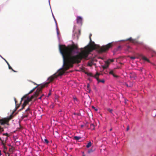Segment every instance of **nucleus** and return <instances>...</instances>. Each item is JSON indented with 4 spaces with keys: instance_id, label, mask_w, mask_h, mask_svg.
I'll list each match as a JSON object with an SVG mask.
<instances>
[{
    "instance_id": "f257e3e1",
    "label": "nucleus",
    "mask_w": 156,
    "mask_h": 156,
    "mask_svg": "<svg viewBox=\"0 0 156 156\" xmlns=\"http://www.w3.org/2000/svg\"><path fill=\"white\" fill-rule=\"evenodd\" d=\"M75 49H59L63 60L64 70H61L58 71L57 74H55L50 76L48 79V82L44 84L45 86L50 82L52 81L55 78L58 76L62 75L65 71L73 66V64L80 63L82 59H86L89 54L94 49H81V51L75 55Z\"/></svg>"
},
{
    "instance_id": "f03ea898",
    "label": "nucleus",
    "mask_w": 156,
    "mask_h": 156,
    "mask_svg": "<svg viewBox=\"0 0 156 156\" xmlns=\"http://www.w3.org/2000/svg\"><path fill=\"white\" fill-rule=\"evenodd\" d=\"M92 36V34H90L89 35L90 42L89 44L85 47L80 49H97V48L100 47L99 45L96 44L94 42L92 41L91 38ZM72 42V44L69 45L67 47L65 45L59 44V49H78V44H75L73 41Z\"/></svg>"
},
{
    "instance_id": "7ed1b4c3",
    "label": "nucleus",
    "mask_w": 156,
    "mask_h": 156,
    "mask_svg": "<svg viewBox=\"0 0 156 156\" xmlns=\"http://www.w3.org/2000/svg\"><path fill=\"white\" fill-rule=\"evenodd\" d=\"M45 87V85H43L38 87L33 95H32L30 98H27V100L24 101V103L22 105V108L20 109V110L21 111L23 109L25 106L28 104L29 102L31 101L34 98H37L39 94L41 92L42 89Z\"/></svg>"
},
{
    "instance_id": "20e7f679",
    "label": "nucleus",
    "mask_w": 156,
    "mask_h": 156,
    "mask_svg": "<svg viewBox=\"0 0 156 156\" xmlns=\"http://www.w3.org/2000/svg\"><path fill=\"white\" fill-rule=\"evenodd\" d=\"M116 43L112 42L110 43L105 45L102 46L101 47L100 46V48H97V49H109L112 48L113 46L115 45Z\"/></svg>"
},
{
    "instance_id": "39448f33",
    "label": "nucleus",
    "mask_w": 156,
    "mask_h": 156,
    "mask_svg": "<svg viewBox=\"0 0 156 156\" xmlns=\"http://www.w3.org/2000/svg\"><path fill=\"white\" fill-rule=\"evenodd\" d=\"M9 119L6 118H2L0 119V124L1 125H4L5 124L9 125Z\"/></svg>"
},
{
    "instance_id": "423d86ee",
    "label": "nucleus",
    "mask_w": 156,
    "mask_h": 156,
    "mask_svg": "<svg viewBox=\"0 0 156 156\" xmlns=\"http://www.w3.org/2000/svg\"><path fill=\"white\" fill-rule=\"evenodd\" d=\"M129 41L134 44H136L138 43V41L136 39H133L131 37H130L125 40H121V41Z\"/></svg>"
},
{
    "instance_id": "0eeeda50",
    "label": "nucleus",
    "mask_w": 156,
    "mask_h": 156,
    "mask_svg": "<svg viewBox=\"0 0 156 156\" xmlns=\"http://www.w3.org/2000/svg\"><path fill=\"white\" fill-rule=\"evenodd\" d=\"M82 20V18L81 17L78 16L76 19L77 23L82 26L83 24Z\"/></svg>"
},
{
    "instance_id": "6e6552de",
    "label": "nucleus",
    "mask_w": 156,
    "mask_h": 156,
    "mask_svg": "<svg viewBox=\"0 0 156 156\" xmlns=\"http://www.w3.org/2000/svg\"><path fill=\"white\" fill-rule=\"evenodd\" d=\"M100 74L97 73L96 74L94 75V77H95L97 80V81H98V83H99L100 82H101L103 83H104L105 82V80L104 79H102L101 80L99 79V78L97 77V76H98Z\"/></svg>"
},
{
    "instance_id": "1a4fd4ad",
    "label": "nucleus",
    "mask_w": 156,
    "mask_h": 156,
    "mask_svg": "<svg viewBox=\"0 0 156 156\" xmlns=\"http://www.w3.org/2000/svg\"><path fill=\"white\" fill-rule=\"evenodd\" d=\"M140 56L144 60H145V61H147L148 62H150V61L146 57H145L144 56L142 55H140Z\"/></svg>"
},
{
    "instance_id": "9d476101",
    "label": "nucleus",
    "mask_w": 156,
    "mask_h": 156,
    "mask_svg": "<svg viewBox=\"0 0 156 156\" xmlns=\"http://www.w3.org/2000/svg\"><path fill=\"white\" fill-rule=\"evenodd\" d=\"M114 61V59H109L105 62V63L109 64L111 62H113Z\"/></svg>"
},
{
    "instance_id": "9b49d317",
    "label": "nucleus",
    "mask_w": 156,
    "mask_h": 156,
    "mask_svg": "<svg viewBox=\"0 0 156 156\" xmlns=\"http://www.w3.org/2000/svg\"><path fill=\"white\" fill-rule=\"evenodd\" d=\"M126 85L127 87H131L132 86L133 84L130 82H129L127 83H126Z\"/></svg>"
},
{
    "instance_id": "f8f14e48",
    "label": "nucleus",
    "mask_w": 156,
    "mask_h": 156,
    "mask_svg": "<svg viewBox=\"0 0 156 156\" xmlns=\"http://www.w3.org/2000/svg\"><path fill=\"white\" fill-rule=\"evenodd\" d=\"M14 99L15 101L16 105V106H17L16 109H17L19 107L21 103H20V104H17V101H16V98H14Z\"/></svg>"
},
{
    "instance_id": "ddd939ff",
    "label": "nucleus",
    "mask_w": 156,
    "mask_h": 156,
    "mask_svg": "<svg viewBox=\"0 0 156 156\" xmlns=\"http://www.w3.org/2000/svg\"><path fill=\"white\" fill-rule=\"evenodd\" d=\"M7 141L6 140H2L1 141V144L3 146L5 145Z\"/></svg>"
},
{
    "instance_id": "4468645a",
    "label": "nucleus",
    "mask_w": 156,
    "mask_h": 156,
    "mask_svg": "<svg viewBox=\"0 0 156 156\" xmlns=\"http://www.w3.org/2000/svg\"><path fill=\"white\" fill-rule=\"evenodd\" d=\"M98 51L100 53L106 51L108 49H97Z\"/></svg>"
},
{
    "instance_id": "2eb2a0df",
    "label": "nucleus",
    "mask_w": 156,
    "mask_h": 156,
    "mask_svg": "<svg viewBox=\"0 0 156 156\" xmlns=\"http://www.w3.org/2000/svg\"><path fill=\"white\" fill-rule=\"evenodd\" d=\"M14 149L15 148L12 146H11V147L9 148V151L10 152H11V153H12L13 152V151L14 150Z\"/></svg>"
},
{
    "instance_id": "dca6fc26",
    "label": "nucleus",
    "mask_w": 156,
    "mask_h": 156,
    "mask_svg": "<svg viewBox=\"0 0 156 156\" xmlns=\"http://www.w3.org/2000/svg\"><path fill=\"white\" fill-rule=\"evenodd\" d=\"M3 152L5 154H6V151L7 150V148L6 147L5 145L3 146Z\"/></svg>"
},
{
    "instance_id": "f3484780",
    "label": "nucleus",
    "mask_w": 156,
    "mask_h": 156,
    "mask_svg": "<svg viewBox=\"0 0 156 156\" xmlns=\"http://www.w3.org/2000/svg\"><path fill=\"white\" fill-rule=\"evenodd\" d=\"M109 64H108L105 63V65L102 66V67L104 69H107L108 66Z\"/></svg>"
},
{
    "instance_id": "a211bd4d",
    "label": "nucleus",
    "mask_w": 156,
    "mask_h": 156,
    "mask_svg": "<svg viewBox=\"0 0 156 156\" xmlns=\"http://www.w3.org/2000/svg\"><path fill=\"white\" fill-rule=\"evenodd\" d=\"M81 138V137L80 136H75L74 137V139L76 140H78Z\"/></svg>"
},
{
    "instance_id": "6ab92c4d",
    "label": "nucleus",
    "mask_w": 156,
    "mask_h": 156,
    "mask_svg": "<svg viewBox=\"0 0 156 156\" xmlns=\"http://www.w3.org/2000/svg\"><path fill=\"white\" fill-rule=\"evenodd\" d=\"M38 86H36V87H35L33 88L32 90H31L30 92L28 93V94H30L32 92H33L35 90V89H36V88Z\"/></svg>"
},
{
    "instance_id": "aec40b11",
    "label": "nucleus",
    "mask_w": 156,
    "mask_h": 156,
    "mask_svg": "<svg viewBox=\"0 0 156 156\" xmlns=\"http://www.w3.org/2000/svg\"><path fill=\"white\" fill-rule=\"evenodd\" d=\"M92 145V143L91 142H89L87 144V145L86 146V147L87 148H89L90 146H91Z\"/></svg>"
},
{
    "instance_id": "412c9836",
    "label": "nucleus",
    "mask_w": 156,
    "mask_h": 156,
    "mask_svg": "<svg viewBox=\"0 0 156 156\" xmlns=\"http://www.w3.org/2000/svg\"><path fill=\"white\" fill-rule=\"evenodd\" d=\"M88 65L90 66H91L93 65V63L92 62H88Z\"/></svg>"
},
{
    "instance_id": "4be33fe9",
    "label": "nucleus",
    "mask_w": 156,
    "mask_h": 156,
    "mask_svg": "<svg viewBox=\"0 0 156 156\" xmlns=\"http://www.w3.org/2000/svg\"><path fill=\"white\" fill-rule=\"evenodd\" d=\"M118 51V49H114V50L113 51V55H115L116 54V52H117Z\"/></svg>"
},
{
    "instance_id": "5701e85b",
    "label": "nucleus",
    "mask_w": 156,
    "mask_h": 156,
    "mask_svg": "<svg viewBox=\"0 0 156 156\" xmlns=\"http://www.w3.org/2000/svg\"><path fill=\"white\" fill-rule=\"evenodd\" d=\"M87 75L90 76L94 77V76L93 74L91 73H87Z\"/></svg>"
},
{
    "instance_id": "b1692460",
    "label": "nucleus",
    "mask_w": 156,
    "mask_h": 156,
    "mask_svg": "<svg viewBox=\"0 0 156 156\" xmlns=\"http://www.w3.org/2000/svg\"><path fill=\"white\" fill-rule=\"evenodd\" d=\"M2 135L3 136H7V137H9V134L7 133H3Z\"/></svg>"
},
{
    "instance_id": "393cba45",
    "label": "nucleus",
    "mask_w": 156,
    "mask_h": 156,
    "mask_svg": "<svg viewBox=\"0 0 156 156\" xmlns=\"http://www.w3.org/2000/svg\"><path fill=\"white\" fill-rule=\"evenodd\" d=\"M26 98V96H24L22 98H21V100L20 101V103H21L22 101L23 100V99L24 98Z\"/></svg>"
},
{
    "instance_id": "a878e982",
    "label": "nucleus",
    "mask_w": 156,
    "mask_h": 156,
    "mask_svg": "<svg viewBox=\"0 0 156 156\" xmlns=\"http://www.w3.org/2000/svg\"><path fill=\"white\" fill-rule=\"evenodd\" d=\"M91 128H92L93 129H94V124H92L91 125Z\"/></svg>"
},
{
    "instance_id": "bb28decb",
    "label": "nucleus",
    "mask_w": 156,
    "mask_h": 156,
    "mask_svg": "<svg viewBox=\"0 0 156 156\" xmlns=\"http://www.w3.org/2000/svg\"><path fill=\"white\" fill-rule=\"evenodd\" d=\"M44 142L46 143V144H48V143L49 142L48 140L46 139H44Z\"/></svg>"
},
{
    "instance_id": "cd10ccee",
    "label": "nucleus",
    "mask_w": 156,
    "mask_h": 156,
    "mask_svg": "<svg viewBox=\"0 0 156 156\" xmlns=\"http://www.w3.org/2000/svg\"><path fill=\"white\" fill-rule=\"evenodd\" d=\"M92 108L93 109H94L96 111H98V109L96 108H95L93 106H92Z\"/></svg>"
},
{
    "instance_id": "c85d7f7f",
    "label": "nucleus",
    "mask_w": 156,
    "mask_h": 156,
    "mask_svg": "<svg viewBox=\"0 0 156 156\" xmlns=\"http://www.w3.org/2000/svg\"><path fill=\"white\" fill-rule=\"evenodd\" d=\"M107 110L109 111V112H110L112 113V111H113L112 109H111L110 108H108Z\"/></svg>"
},
{
    "instance_id": "c756f323",
    "label": "nucleus",
    "mask_w": 156,
    "mask_h": 156,
    "mask_svg": "<svg viewBox=\"0 0 156 156\" xmlns=\"http://www.w3.org/2000/svg\"><path fill=\"white\" fill-rule=\"evenodd\" d=\"M8 66V67H9V69H12V67L10 66V65L9 63L8 64H7Z\"/></svg>"
},
{
    "instance_id": "7c9ffc66",
    "label": "nucleus",
    "mask_w": 156,
    "mask_h": 156,
    "mask_svg": "<svg viewBox=\"0 0 156 156\" xmlns=\"http://www.w3.org/2000/svg\"><path fill=\"white\" fill-rule=\"evenodd\" d=\"M109 73L110 74H112H112H113V71L112 70H111L109 72Z\"/></svg>"
},
{
    "instance_id": "2f4dec72",
    "label": "nucleus",
    "mask_w": 156,
    "mask_h": 156,
    "mask_svg": "<svg viewBox=\"0 0 156 156\" xmlns=\"http://www.w3.org/2000/svg\"><path fill=\"white\" fill-rule=\"evenodd\" d=\"M4 131V129L2 127L1 129L0 130V133H2V132H3Z\"/></svg>"
},
{
    "instance_id": "473e14b6",
    "label": "nucleus",
    "mask_w": 156,
    "mask_h": 156,
    "mask_svg": "<svg viewBox=\"0 0 156 156\" xmlns=\"http://www.w3.org/2000/svg\"><path fill=\"white\" fill-rule=\"evenodd\" d=\"M130 58L131 59H134L135 58V57H134V56H132V57H130Z\"/></svg>"
},
{
    "instance_id": "72a5a7b5",
    "label": "nucleus",
    "mask_w": 156,
    "mask_h": 156,
    "mask_svg": "<svg viewBox=\"0 0 156 156\" xmlns=\"http://www.w3.org/2000/svg\"><path fill=\"white\" fill-rule=\"evenodd\" d=\"M73 99L75 101H76L77 102V100L76 97L73 98Z\"/></svg>"
},
{
    "instance_id": "f704fd0d",
    "label": "nucleus",
    "mask_w": 156,
    "mask_h": 156,
    "mask_svg": "<svg viewBox=\"0 0 156 156\" xmlns=\"http://www.w3.org/2000/svg\"><path fill=\"white\" fill-rule=\"evenodd\" d=\"M24 118H26L28 116V115L27 114L24 115L23 116Z\"/></svg>"
},
{
    "instance_id": "c9c22d12",
    "label": "nucleus",
    "mask_w": 156,
    "mask_h": 156,
    "mask_svg": "<svg viewBox=\"0 0 156 156\" xmlns=\"http://www.w3.org/2000/svg\"><path fill=\"white\" fill-rule=\"evenodd\" d=\"M78 32H79V36H80L81 34V30H78Z\"/></svg>"
},
{
    "instance_id": "e433bc0d",
    "label": "nucleus",
    "mask_w": 156,
    "mask_h": 156,
    "mask_svg": "<svg viewBox=\"0 0 156 156\" xmlns=\"http://www.w3.org/2000/svg\"><path fill=\"white\" fill-rule=\"evenodd\" d=\"M30 110V108H28L26 110L25 112H27Z\"/></svg>"
},
{
    "instance_id": "4c0bfd02",
    "label": "nucleus",
    "mask_w": 156,
    "mask_h": 156,
    "mask_svg": "<svg viewBox=\"0 0 156 156\" xmlns=\"http://www.w3.org/2000/svg\"><path fill=\"white\" fill-rule=\"evenodd\" d=\"M113 76L115 77H118V76L117 75H115L113 73V74L112 75Z\"/></svg>"
},
{
    "instance_id": "58836bf2",
    "label": "nucleus",
    "mask_w": 156,
    "mask_h": 156,
    "mask_svg": "<svg viewBox=\"0 0 156 156\" xmlns=\"http://www.w3.org/2000/svg\"><path fill=\"white\" fill-rule=\"evenodd\" d=\"M92 152V151L91 150H90L88 151V153H90Z\"/></svg>"
},
{
    "instance_id": "ea45409f",
    "label": "nucleus",
    "mask_w": 156,
    "mask_h": 156,
    "mask_svg": "<svg viewBox=\"0 0 156 156\" xmlns=\"http://www.w3.org/2000/svg\"><path fill=\"white\" fill-rule=\"evenodd\" d=\"M5 154L6 156H9V153H6V154Z\"/></svg>"
},
{
    "instance_id": "a19ab883",
    "label": "nucleus",
    "mask_w": 156,
    "mask_h": 156,
    "mask_svg": "<svg viewBox=\"0 0 156 156\" xmlns=\"http://www.w3.org/2000/svg\"><path fill=\"white\" fill-rule=\"evenodd\" d=\"M3 59L5 61V62L7 63V64H9V62L4 58H3Z\"/></svg>"
},
{
    "instance_id": "79ce46f5",
    "label": "nucleus",
    "mask_w": 156,
    "mask_h": 156,
    "mask_svg": "<svg viewBox=\"0 0 156 156\" xmlns=\"http://www.w3.org/2000/svg\"><path fill=\"white\" fill-rule=\"evenodd\" d=\"M129 129V126H127V129H126V130L127 131H128Z\"/></svg>"
},
{
    "instance_id": "37998d69",
    "label": "nucleus",
    "mask_w": 156,
    "mask_h": 156,
    "mask_svg": "<svg viewBox=\"0 0 156 156\" xmlns=\"http://www.w3.org/2000/svg\"><path fill=\"white\" fill-rule=\"evenodd\" d=\"M153 112H154L155 113H156V114L155 115H156V110H154L153 111Z\"/></svg>"
},
{
    "instance_id": "c03bdc74",
    "label": "nucleus",
    "mask_w": 156,
    "mask_h": 156,
    "mask_svg": "<svg viewBox=\"0 0 156 156\" xmlns=\"http://www.w3.org/2000/svg\"><path fill=\"white\" fill-rule=\"evenodd\" d=\"M89 84H88L87 86V88L88 89V88H89Z\"/></svg>"
},
{
    "instance_id": "a18cd8bd",
    "label": "nucleus",
    "mask_w": 156,
    "mask_h": 156,
    "mask_svg": "<svg viewBox=\"0 0 156 156\" xmlns=\"http://www.w3.org/2000/svg\"><path fill=\"white\" fill-rule=\"evenodd\" d=\"M57 34L58 35V34H59V33H58V28H57Z\"/></svg>"
},
{
    "instance_id": "49530a36",
    "label": "nucleus",
    "mask_w": 156,
    "mask_h": 156,
    "mask_svg": "<svg viewBox=\"0 0 156 156\" xmlns=\"http://www.w3.org/2000/svg\"><path fill=\"white\" fill-rule=\"evenodd\" d=\"M8 137H6L5 138V140H6V141H7V140L8 139Z\"/></svg>"
},
{
    "instance_id": "de8ad7c7",
    "label": "nucleus",
    "mask_w": 156,
    "mask_h": 156,
    "mask_svg": "<svg viewBox=\"0 0 156 156\" xmlns=\"http://www.w3.org/2000/svg\"><path fill=\"white\" fill-rule=\"evenodd\" d=\"M12 71H13L14 72H16V71H15L13 69H12Z\"/></svg>"
},
{
    "instance_id": "09e8293b",
    "label": "nucleus",
    "mask_w": 156,
    "mask_h": 156,
    "mask_svg": "<svg viewBox=\"0 0 156 156\" xmlns=\"http://www.w3.org/2000/svg\"><path fill=\"white\" fill-rule=\"evenodd\" d=\"M42 98V96H41L40 97L38 98V99H41Z\"/></svg>"
},
{
    "instance_id": "8fccbe9b",
    "label": "nucleus",
    "mask_w": 156,
    "mask_h": 156,
    "mask_svg": "<svg viewBox=\"0 0 156 156\" xmlns=\"http://www.w3.org/2000/svg\"><path fill=\"white\" fill-rule=\"evenodd\" d=\"M128 101L127 100H125V103L126 104L127 103V101Z\"/></svg>"
},
{
    "instance_id": "3c124183",
    "label": "nucleus",
    "mask_w": 156,
    "mask_h": 156,
    "mask_svg": "<svg viewBox=\"0 0 156 156\" xmlns=\"http://www.w3.org/2000/svg\"><path fill=\"white\" fill-rule=\"evenodd\" d=\"M51 94L50 93H49L48 94V96H50L51 95Z\"/></svg>"
},
{
    "instance_id": "603ef678",
    "label": "nucleus",
    "mask_w": 156,
    "mask_h": 156,
    "mask_svg": "<svg viewBox=\"0 0 156 156\" xmlns=\"http://www.w3.org/2000/svg\"><path fill=\"white\" fill-rule=\"evenodd\" d=\"M2 155V154H1V151L0 150V156H1Z\"/></svg>"
},
{
    "instance_id": "864d4df0",
    "label": "nucleus",
    "mask_w": 156,
    "mask_h": 156,
    "mask_svg": "<svg viewBox=\"0 0 156 156\" xmlns=\"http://www.w3.org/2000/svg\"><path fill=\"white\" fill-rule=\"evenodd\" d=\"M112 130V128L111 129H110V131H111Z\"/></svg>"
},
{
    "instance_id": "5fc2aeb1",
    "label": "nucleus",
    "mask_w": 156,
    "mask_h": 156,
    "mask_svg": "<svg viewBox=\"0 0 156 156\" xmlns=\"http://www.w3.org/2000/svg\"><path fill=\"white\" fill-rule=\"evenodd\" d=\"M9 145V146L11 147L12 146H11V145L9 144V145Z\"/></svg>"
},
{
    "instance_id": "6e6d98bb",
    "label": "nucleus",
    "mask_w": 156,
    "mask_h": 156,
    "mask_svg": "<svg viewBox=\"0 0 156 156\" xmlns=\"http://www.w3.org/2000/svg\"><path fill=\"white\" fill-rule=\"evenodd\" d=\"M2 139H1V138L0 137V140L1 141Z\"/></svg>"
},
{
    "instance_id": "4d7b16f0",
    "label": "nucleus",
    "mask_w": 156,
    "mask_h": 156,
    "mask_svg": "<svg viewBox=\"0 0 156 156\" xmlns=\"http://www.w3.org/2000/svg\"><path fill=\"white\" fill-rule=\"evenodd\" d=\"M44 96V94H42L41 96H42V97Z\"/></svg>"
},
{
    "instance_id": "13d9d810",
    "label": "nucleus",
    "mask_w": 156,
    "mask_h": 156,
    "mask_svg": "<svg viewBox=\"0 0 156 156\" xmlns=\"http://www.w3.org/2000/svg\"><path fill=\"white\" fill-rule=\"evenodd\" d=\"M119 48H121V47L120 46H119Z\"/></svg>"
},
{
    "instance_id": "bf43d9fd",
    "label": "nucleus",
    "mask_w": 156,
    "mask_h": 156,
    "mask_svg": "<svg viewBox=\"0 0 156 156\" xmlns=\"http://www.w3.org/2000/svg\"><path fill=\"white\" fill-rule=\"evenodd\" d=\"M127 47H128V48H130V47L129 46H127Z\"/></svg>"
},
{
    "instance_id": "052dcab7",
    "label": "nucleus",
    "mask_w": 156,
    "mask_h": 156,
    "mask_svg": "<svg viewBox=\"0 0 156 156\" xmlns=\"http://www.w3.org/2000/svg\"><path fill=\"white\" fill-rule=\"evenodd\" d=\"M33 83H34L35 84H36L35 83H34V82H33Z\"/></svg>"
},
{
    "instance_id": "680f3d73",
    "label": "nucleus",
    "mask_w": 156,
    "mask_h": 156,
    "mask_svg": "<svg viewBox=\"0 0 156 156\" xmlns=\"http://www.w3.org/2000/svg\"><path fill=\"white\" fill-rule=\"evenodd\" d=\"M77 39H78L79 38H78V36H77Z\"/></svg>"
},
{
    "instance_id": "e2e57ef3",
    "label": "nucleus",
    "mask_w": 156,
    "mask_h": 156,
    "mask_svg": "<svg viewBox=\"0 0 156 156\" xmlns=\"http://www.w3.org/2000/svg\"><path fill=\"white\" fill-rule=\"evenodd\" d=\"M120 64H122V63H121V62H120Z\"/></svg>"
},
{
    "instance_id": "0e129e2a",
    "label": "nucleus",
    "mask_w": 156,
    "mask_h": 156,
    "mask_svg": "<svg viewBox=\"0 0 156 156\" xmlns=\"http://www.w3.org/2000/svg\"><path fill=\"white\" fill-rule=\"evenodd\" d=\"M135 78H136V76H135Z\"/></svg>"
}]
</instances>
